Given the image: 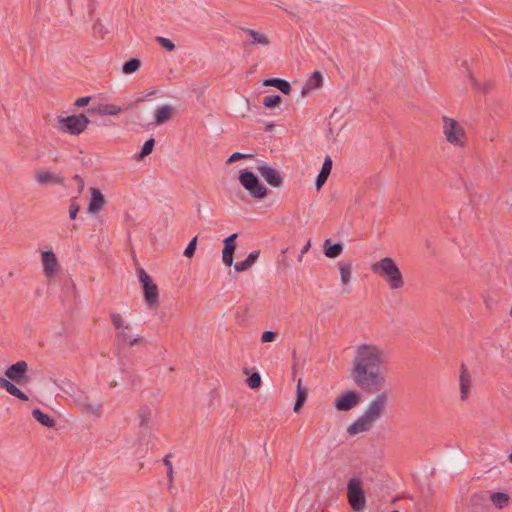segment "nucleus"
<instances>
[{
  "label": "nucleus",
  "mask_w": 512,
  "mask_h": 512,
  "mask_svg": "<svg viewBox=\"0 0 512 512\" xmlns=\"http://www.w3.org/2000/svg\"><path fill=\"white\" fill-rule=\"evenodd\" d=\"M304 390L305 389L302 387V381H301V379H299L297 382V392L304 391Z\"/></svg>",
  "instance_id": "5fc2aeb1"
},
{
  "label": "nucleus",
  "mask_w": 512,
  "mask_h": 512,
  "mask_svg": "<svg viewBox=\"0 0 512 512\" xmlns=\"http://www.w3.org/2000/svg\"><path fill=\"white\" fill-rule=\"evenodd\" d=\"M297 399L306 402L307 390L297 392Z\"/></svg>",
  "instance_id": "603ef678"
},
{
  "label": "nucleus",
  "mask_w": 512,
  "mask_h": 512,
  "mask_svg": "<svg viewBox=\"0 0 512 512\" xmlns=\"http://www.w3.org/2000/svg\"><path fill=\"white\" fill-rule=\"evenodd\" d=\"M489 497L488 492L481 491L471 495L469 503V512H488Z\"/></svg>",
  "instance_id": "f8f14e48"
},
{
  "label": "nucleus",
  "mask_w": 512,
  "mask_h": 512,
  "mask_svg": "<svg viewBox=\"0 0 512 512\" xmlns=\"http://www.w3.org/2000/svg\"><path fill=\"white\" fill-rule=\"evenodd\" d=\"M36 180L39 184L42 185L64 184V177H62L60 174L53 173L50 171H40L36 176Z\"/></svg>",
  "instance_id": "dca6fc26"
},
{
  "label": "nucleus",
  "mask_w": 512,
  "mask_h": 512,
  "mask_svg": "<svg viewBox=\"0 0 512 512\" xmlns=\"http://www.w3.org/2000/svg\"><path fill=\"white\" fill-rule=\"evenodd\" d=\"M361 402V393L356 390H347L339 394L333 403L337 411L347 412Z\"/></svg>",
  "instance_id": "1a4fd4ad"
},
{
  "label": "nucleus",
  "mask_w": 512,
  "mask_h": 512,
  "mask_svg": "<svg viewBox=\"0 0 512 512\" xmlns=\"http://www.w3.org/2000/svg\"><path fill=\"white\" fill-rule=\"evenodd\" d=\"M154 145H155L154 138H150L147 141H145L141 151L138 154H136L135 158L137 160H142L143 158H145L146 156L151 154L154 149Z\"/></svg>",
  "instance_id": "7c9ffc66"
},
{
  "label": "nucleus",
  "mask_w": 512,
  "mask_h": 512,
  "mask_svg": "<svg viewBox=\"0 0 512 512\" xmlns=\"http://www.w3.org/2000/svg\"><path fill=\"white\" fill-rule=\"evenodd\" d=\"M173 114V108L171 106L165 105L160 107L155 113V123L157 125H161L167 122Z\"/></svg>",
  "instance_id": "bb28decb"
},
{
  "label": "nucleus",
  "mask_w": 512,
  "mask_h": 512,
  "mask_svg": "<svg viewBox=\"0 0 512 512\" xmlns=\"http://www.w3.org/2000/svg\"><path fill=\"white\" fill-rule=\"evenodd\" d=\"M236 247L224 246L222 251V260L227 266H231L233 264V255Z\"/></svg>",
  "instance_id": "473e14b6"
},
{
  "label": "nucleus",
  "mask_w": 512,
  "mask_h": 512,
  "mask_svg": "<svg viewBox=\"0 0 512 512\" xmlns=\"http://www.w3.org/2000/svg\"><path fill=\"white\" fill-rule=\"evenodd\" d=\"M154 93H155V92H154V91H152V92L148 93L147 95H148V96H150V95H153Z\"/></svg>",
  "instance_id": "bf43d9fd"
},
{
  "label": "nucleus",
  "mask_w": 512,
  "mask_h": 512,
  "mask_svg": "<svg viewBox=\"0 0 512 512\" xmlns=\"http://www.w3.org/2000/svg\"><path fill=\"white\" fill-rule=\"evenodd\" d=\"M340 278L343 284H348L351 280L352 266L350 263H339Z\"/></svg>",
  "instance_id": "c85d7f7f"
},
{
  "label": "nucleus",
  "mask_w": 512,
  "mask_h": 512,
  "mask_svg": "<svg viewBox=\"0 0 512 512\" xmlns=\"http://www.w3.org/2000/svg\"><path fill=\"white\" fill-rule=\"evenodd\" d=\"M323 77L319 71L313 72L311 77L305 82L302 95H305L308 91L320 88L322 85Z\"/></svg>",
  "instance_id": "4be33fe9"
},
{
  "label": "nucleus",
  "mask_w": 512,
  "mask_h": 512,
  "mask_svg": "<svg viewBox=\"0 0 512 512\" xmlns=\"http://www.w3.org/2000/svg\"><path fill=\"white\" fill-rule=\"evenodd\" d=\"M102 407H103L102 402H97V403L89 402L84 411L86 413L92 414L96 417H100Z\"/></svg>",
  "instance_id": "72a5a7b5"
},
{
  "label": "nucleus",
  "mask_w": 512,
  "mask_h": 512,
  "mask_svg": "<svg viewBox=\"0 0 512 512\" xmlns=\"http://www.w3.org/2000/svg\"><path fill=\"white\" fill-rule=\"evenodd\" d=\"M139 281L141 282L144 290V299L149 308L155 309L159 305V292L157 285L153 282L150 275L144 270L139 271Z\"/></svg>",
  "instance_id": "0eeeda50"
},
{
  "label": "nucleus",
  "mask_w": 512,
  "mask_h": 512,
  "mask_svg": "<svg viewBox=\"0 0 512 512\" xmlns=\"http://www.w3.org/2000/svg\"><path fill=\"white\" fill-rule=\"evenodd\" d=\"M242 31H244L250 38L251 41L249 42L250 45H263L268 46L270 44V40L267 35L257 32L250 28H241Z\"/></svg>",
  "instance_id": "6ab92c4d"
},
{
  "label": "nucleus",
  "mask_w": 512,
  "mask_h": 512,
  "mask_svg": "<svg viewBox=\"0 0 512 512\" xmlns=\"http://www.w3.org/2000/svg\"><path fill=\"white\" fill-rule=\"evenodd\" d=\"M28 370V364L26 361H18L12 365H10L5 370V376L8 377L10 380L21 384L24 379L26 378V373Z\"/></svg>",
  "instance_id": "9b49d317"
},
{
  "label": "nucleus",
  "mask_w": 512,
  "mask_h": 512,
  "mask_svg": "<svg viewBox=\"0 0 512 512\" xmlns=\"http://www.w3.org/2000/svg\"><path fill=\"white\" fill-rule=\"evenodd\" d=\"M128 340H121L120 342L123 343V344H127L129 346H134L135 344H137L142 338L137 336V337H133L131 334L128 335Z\"/></svg>",
  "instance_id": "09e8293b"
},
{
  "label": "nucleus",
  "mask_w": 512,
  "mask_h": 512,
  "mask_svg": "<svg viewBox=\"0 0 512 512\" xmlns=\"http://www.w3.org/2000/svg\"><path fill=\"white\" fill-rule=\"evenodd\" d=\"M90 402L87 396H80L75 400L76 405L83 411L86 409L87 404Z\"/></svg>",
  "instance_id": "a18cd8bd"
},
{
  "label": "nucleus",
  "mask_w": 512,
  "mask_h": 512,
  "mask_svg": "<svg viewBox=\"0 0 512 512\" xmlns=\"http://www.w3.org/2000/svg\"><path fill=\"white\" fill-rule=\"evenodd\" d=\"M170 457L171 454H167L163 459V464L167 467V477L169 478V483L171 485L173 481V467L172 463L170 462Z\"/></svg>",
  "instance_id": "58836bf2"
},
{
  "label": "nucleus",
  "mask_w": 512,
  "mask_h": 512,
  "mask_svg": "<svg viewBox=\"0 0 512 512\" xmlns=\"http://www.w3.org/2000/svg\"><path fill=\"white\" fill-rule=\"evenodd\" d=\"M324 254L328 258H336L343 251V245L341 243H332L330 239L324 241Z\"/></svg>",
  "instance_id": "5701e85b"
},
{
  "label": "nucleus",
  "mask_w": 512,
  "mask_h": 512,
  "mask_svg": "<svg viewBox=\"0 0 512 512\" xmlns=\"http://www.w3.org/2000/svg\"><path fill=\"white\" fill-rule=\"evenodd\" d=\"M257 171L272 187L279 188L283 185V177L276 169L267 163H262L260 166H258Z\"/></svg>",
  "instance_id": "9d476101"
},
{
  "label": "nucleus",
  "mask_w": 512,
  "mask_h": 512,
  "mask_svg": "<svg viewBox=\"0 0 512 512\" xmlns=\"http://www.w3.org/2000/svg\"><path fill=\"white\" fill-rule=\"evenodd\" d=\"M239 181L253 198L263 199L267 196V188L259 181L253 172L242 170L239 175Z\"/></svg>",
  "instance_id": "423d86ee"
},
{
  "label": "nucleus",
  "mask_w": 512,
  "mask_h": 512,
  "mask_svg": "<svg viewBox=\"0 0 512 512\" xmlns=\"http://www.w3.org/2000/svg\"><path fill=\"white\" fill-rule=\"evenodd\" d=\"M347 496L351 508L354 511H361L365 507V495L362 489V482L359 478H352L347 483Z\"/></svg>",
  "instance_id": "6e6552de"
},
{
  "label": "nucleus",
  "mask_w": 512,
  "mask_h": 512,
  "mask_svg": "<svg viewBox=\"0 0 512 512\" xmlns=\"http://www.w3.org/2000/svg\"><path fill=\"white\" fill-rule=\"evenodd\" d=\"M489 501L493 503V505L498 509H503L508 505L509 495L504 492H494L488 494Z\"/></svg>",
  "instance_id": "a878e982"
},
{
  "label": "nucleus",
  "mask_w": 512,
  "mask_h": 512,
  "mask_svg": "<svg viewBox=\"0 0 512 512\" xmlns=\"http://www.w3.org/2000/svg\"><path fill=\"white\" fill-rule=\"evenodd\" d=\"M273 127H274V125L272 123H268L266 125L265 131H270Z\"/></svg>",
  "instance_id": "6e6d98bb"
},
{
  "label": "nucleus",
  "mask_w": 512,
  "mask_h": 512,
  "mask_svg": "<svg viewBox=\"0 0 512 512\" xmlns=\"http://www.w3.org/2000/svg\"><path fill=\"white\" fill-rule=\"evenodd\" d=\"M42 263L44 267V273L47 277H51L57 266V259L52 251H44L42 253Z\"/></svg>",
  "instance_id": "f3484780"
},
{
  "label": "nucleus",
  "mask_w": 512,
  "mask_h": 512,
  "mask_svg": "<svg viewBox=\"0 0 512 512\" xmlns=\"http://www.w3.org/2000/svg\"><path fill=\"white\" fill-rule=\"evenodd\" d=\"M150 417H151V410L147 406L141 407L138 410V418L140 420L139 426L141 428L148 427L149 422H150Z\"/></svg>",
  "instance_id": "2f4dec72"
},
{
  "label": "nucleus",
  "mask_w": 512,
  "mask_h": 512,
  "mask_svg": "<svg viewBox=\"0 0 512 512\" xmlns=\"http://www.w3.org/2000/svg\"><path fill=\"white\" fill-rule=\"evenodd\" d=\"M155 40L167 51L175 50V44L170 39L162 36H157Z\"/></svg>",
  "instance_id": "e433bc0d"
},
{
  "label": "nucleus",
  "mask_w": 512,
  "mask_h": 512,
  "mask_svg": "<svg viewBox=\"0 0 512 512\" xmlns=\"http://www.w3.org/2000/svg\"><path fill=\"white\" fill-rule=\"evenodd\" d=\"M247 385L252 389H257L261 385V377L258 372L252 373L247 379H246Z\"/></svg>",
  "instance_id": "f704fd0d"
},
{
  "label": "nucleus",
  "mask_w": 512,
  "mask_h": 512,
  "mask_svg": "<svg viewBox=\"0 0 512 512\" xmlns=\"http://www.w3.org/2000/svg\"><path fill=\"white\" fill-rule=\"evenodd\" d=\"M244 373H245V374H249V371H248V369H247V368H245V369H244Z\"/></svg>",
  "instance_id": "13d9d810"
},
{
  "label": "nucleus",
  "mask_w": 512,
  "mask_h": 512,
  "mask_svg": "<svg viewBox=\"0 0 512 512\" xmlns=\"http://www.w3.org/2000/svg\"><path fill=\"white\" fill-rule=\"evenodd\" d=\"M33 418L45 427L53 428L56 424L55 420L48 414L36 408L32 411Z\"/></svg>",
  "instance_id": "393cba45"
},
{
  "label": "nucleus",
  "mask_w": 512,
  "mask_h": 512,
  "mask_svg": "<svg viewBox=\"0 0 512 512\" xmlns=\"http://www.w3.org/2000/svg\"><path fill=\"white\" fill-rule=\"evenodd\" d=\"M0 387L20 400L28 401L29 399L28 396L22 392L15 384L2 376H0Z\"/></svg>",
  "instance_id": "a211bd4d"
},
{
  "label": "nucleus",
  "mask_w": 512,
  "mask_h": 512,
  "mask_svg": "<svg viewBox=\"0 0 512 512\" xmlns=\"http://www.w3.org/2000/svg\"><path fill=\"white\" fill-rule=\"evenodd\" d=\"M143 100H144V98H138L137 102H142Z\"/></svg>",
  "instance_id": "4d7b16f0"
},
{
  "label": "nucleus",
  "mask_w": 512,
  "mask_h": 512,
  "mask_svg": "<svg viewBox=\"0 0 512 512\" xmlns=\"http://www.w3.org/2000/svg\"><path fill=\"white\" fill-rule=\"evenodd\" d=\"M304 403H305V402H303V401H301V400L296 399L295 404H294V408H293V409H294V411H295V412H298V411L303 407Z\"/></svg>",
  "instance_id": "864d4df0"
},
{
  "label": "nucleus",
  "mask_w": 512,
  "mask_h": 512,
  "mask_svg": "<svg viewBox=\"0 0 512 512\" xmlns=\"http://www.w3.org/2000/svg\"><path fill=\"white\" fill-rule=\"evenodd\" d=\"M332 165H333L332 158L330 156H326L320 171L324 172L327 175H330L331 170H332Z\"/></svg>",
  "instance_id": "79ce46f5"
},
{
  "label": "nucleus",
  "mask_w": 512,
  "mask_h": 512,
  "mask_svg": "<svg viewBox=\"0 0 512 512\" xmlns=\"http://www.w3.org/2000/svg\"><path fill=\"white\" fill-rule=\"evenodd\" d=\"M443 134L448 143L454 146L463 147L466 142V133L463 127L453 118L442 117Z\"/></svg>",
  "instance_id": "39448f33"
},
{
  "label": "nucleus",
  "mask_w": 512,
  "mask_h": 512,
  "mask_svg": "<svg viewBox=\"0 0 512 512\" xmlns=\"http://www.w3.org/2000/svg\"><path fill=\"white\" fill-rule=\"evenodd\" d=\"M73 179L78 183V192L82 193L84 189V180L78 174L74 175Z\"/></svg>",
  "instance_id": "8fccbe9b"
},
{
  "label": "nucleus",
  "mask_w": 512,
  "mask_h": 512,
  "mask_svg": "<svg viewBox=\"0 0 512 512\" xmlns=\"http://www.w3.org/2000/svg\"><path fill=\"white\" fill-rule=\"evenodd\" d=\"M311 246V243H310V240L302 247L301 249V252H300V256H299V260L302 259V256L308 252L309 248Z\"/></svg>",
  "instance_id": "3c124183"
},
{
  "label": "nucleus",
  "mask_w": 512,
  "mask_h": 512,
  "mask_svg": "<svg viewBox=\"0 0 512 512\" xmlns=\"http://www.w3.org/2000/svg\"><path fill=\"white\" fill-rule=\"evenodd\" d=\"M460 397L462 400H466L469 395V390L471 387V376L469 374L468 368L464 363H461V373H460Z\"/></svg>",
  "instance_id": "2eb2a0df"
},
{
  "label": "nucleus",
  "mask_w": 512,
  "mask_h": 512,
  "mask_svg": "<svg viewBox=\"0 0 512 512\" xmlns=\"http://www.w3.org/2000/svg\"><path fill=\"white\" fill-rule=\"evenodd\" d=\"M374 274L383 278L390 289L397 290L405 285V281L395 260L391 257H384L371 265Z\"/></svg>",
  "instance_id": "7ed1b4c3"
},
{
  "label": "nucleus",
  "mask_w": 512,
  "mask_h": 512,
  "mask_svg": "<svg viewBox=\"0 0 512 512\" xmlns=\"http://www.w3.org/2000/svg\"><path fill=\"white\" fill-rule=\"evenodd\" d=\"M90 120L84 114L70 115L67 117L57 116L56 128L59 132L70 135H79L85 131Z\"/></svg>",
  "instance_id": "20e7f679"
},
{
  "label": "nucleus",
  "mask_w": 512,
  "mask_h": 512,
  "mask_svg": "<svg viewBox=\"0 0 512 512\" xmlns=\"http://www.w3.org/2000/svg\"><path fill=\"white\" fill-rule=\"evenodd\" d=\"M282 101L281 96L279 95H272V96H266L263 99V105L267 108H273L280 104Z\"/></svg>",
  "instance_id": "c9c22d12"
},
{
  "label": "nucleus",
  "mask_w": 512,
  "mask_h": 512,
  "mask_svg": "<svg viewBox=\"0 0 512 512\" xmlns=\"http://www.w3.org/2000/svg\"><path fill=\"white\" fill-rule=\"evenodd\" d=\"M79 210L80 205L73 200L69 206V218L71 220H74L77 217Z\"/></svg>",
  "instance_id": "37998d69"
},
{
  "label": "nucleus",
  "mask_w": 512,
  "mask_h": 512,
  "mask_svg": "<svg viewBox=\"0 0 512 512\" xmlns=\"http://www.w3.org/2000/svg\"><path fill=\"white\" fill-rule=\"evenodd\" d=\"M509 460L512 462V453L509 455Z\"/></svg>",
  "instance_id": "052dcab7"
},
{
  "label": "nucleus",
  "mask_w": 512,
  "mask_h": 512,
  "mask_svg": "<svg viewBox=\"0 0 512 512\" xmlns=\"http://www.w3.org/2000/svg\"><path fill=\"white\" fill-rule=\"evenodd\" d=\"M90 100H91L90 96L80 97V98L76 99L74 105L76 107H84L89 104Z\"/></svg>",
  "instance_id": "de8ad7c7"
},
{
  "label": "nucleus",
  "mask_w": 512,
  "mask_h": 512,
  "mask_svg": "<svg viewBox=\"0 0 512 512\" xmlns=\"http://www.w3.org/2000/svg\"><path fill=\"white\" fill-rule=\"evenodd\" d=\"M264 86H272L280 90L285 95H289L292 91L291 85L288 81L281 78H269L263 82Z\"/></svg>",
  "instance_id": "aec40b11"
},
{
  "label": "nucleus",
  "mask_w": 512,
  "mask_h": 512,
  "mask_svg": "<svg viewBox=\"0 0 512 512\" xmlns=\"http://www.w3.org/2000/svg\"><path fill=\"white\" fill-rule=\"evenodd\" d=\"M196 247H197V236L193 237L190 240L188 246L184 250V256H186L187 258L193 257V255L195 254V251H196Z\"/></svg>",
  "instance_id": "4c0bfd02"
},
{
  "label": "nucleus",
  "mask_w": 512,
  "mask_h": 512,
  "mask_svg": "<svg viewBox=\"0 0 512 512\" xmlns=\"http://www.w3.org/2000/svg\"><path fill=\"white\" fill-rule=\"evenodd\" d=\"M110 318L113 323V326L118 331V333H117L118 341L128 340L129 339L128 335L130 334V326H129V324L125 323L121 314L118 312H113V313H111Z\"/></svg>",
  "instance_id": "4468645a"
},
{
  "label": "nucleus",
  "mask_w": 512,
  "mask_h": 512,
  "mask_svg": "<svg viewBox=\"0 0 512 512\" xmlns=\"http://www.w3.org/2000/svg\"><path fill=\"white\" fill-rule=\"evenodd\" d=\"M88 111L99 115L115 116L121 112V107L114 104H100L97 108H91Z\"/></svg>",
  "instance_id": "b1692460"
},
{
  "label": "nucleus",
  "mask_w": 512,
  "mask_h": 512,
  "mask_svg": "<svg viewBox=\"0 0 512 512\" xmlns=\"http://www.w3.org/2000/svg\"><path fill=\"white\" fill-rule=\"evenodd\" d=\"M260 250H254L250 252L247 256V258L241 262H236L234 264V269L237 272H243L248 270L259 258Z\"/></svg>",
  "instance_id": "412c9836"
},
{
  "label": "nucleus",
  "mask_w": 512,
  "mask_h": 512,
  "mask_svg": "<svg viewBox=\"0 0 512 512\" xmlns=\"http://www.w3.org/2000/svg\"><path fill=\"white\" fill-rule=\"evenodd\" d=\"M388 400L389 396L387 392L377 394L376 397L369 402L365 412L347 427V433L353 436L370 431L375 422L383 416Z\"/></svg>",
  "instance_id": "f03ea898"
},
{
  "label": "nucleus",
  "mask_w": 512,
  "mask_h": 512,
  "mask_svg": "<svg viewBox=\"0 0 512 512\" xmlns=\"http://www.w3.org/2000/svg\"><path fill=\"white\" fill-rule=\"evenodd\" d=\"M90 202L87 207V212L97 214L105 205L106 199L98 188H90Z\"/></svg>",
  "instance_id": "ddd939ff"
},
{
  "label": "nucleus",
  "mask_w": 512,
  "mask_h": 512,
  "mask_svg": "<svg viewBox=\"0 0 512 512\" xmlns=\"http://www.w3.org/2000/svg\"><path fill=\"white\" fill-rule=\"evenodd\" d=\"M329 175L325 174L324 172H319L317 175V178L315 180V187L317 190H320L323 185L326 183Z\"/></svg>",
  "instance_id": "a19ab883"
},
{
  "label": "nucleus",
  "mask_w": 512,
  "mask_h": 512,
  "mask_svg": "<svg viewBox=\"0 0 512 512\" xmlns=\"http://www.w3.org/2000/svg\"><path fill=\"white\" fill-rule=\"evenodd\" d=\"M469 79H470V82L473 86V88L478 91V92H481V93H488L491 88H492V82L491 81H488V80H485L483 83L478 81L473 75L472 73L469 71Z\"/></svg>",
  "instance_id": "cd10ccee"
},
{
  "label": "nucleus",
  "mask_w": 512,
  "mask_h": 512,
  "mask_svg": "<svg viewBox=\"0 0 512 512\" xmlns=\"http://www.w3.org/2000/svg\"><path fill=\"white\" fill-rule=\"evenodd\" d=\"M252 157L251 154H244V153H240V152H234L226 161V164H231V163H234L238 160H241V159H246V158H250Z\"/></svg>",
  "instance_id": "ea45409f"
},
{
  "label": "nucleus",
  "mask_w": 512,
  "mask_h": 512,
  "mask_svg": "<svg viewBox=\"0 0 512 512\" xmlns=\"http://www.w3.org/2000/svg\"><path fill=\"white\" fill-rule=\"evenodd\" d=\"M141 66V61L138 58H131L125 62L122 66V72L124 74L135 73Z\"/></svg>",
  "instance_id": "c756f323"
},
{
  "label": "nucleus",
  "mask_w": 512,
  "mask_h": 512,
  "mask_svg": "<svg viewBox=\"0 0 512 512\" xmlns=\"http://www.w3.org/2000/svg\"><path fill=\"white\" fill-rule=\"evenodd\" d=\"M387 362L385 351L374 344H361L356 348L351 369L353 382L367 393L379 391L385 383L381 368Z\"/></svg>",
  "instance_id": "f257e3e1"
},
{
  "label": "nucleus",
  "mask_w": 512,
  "mask_h": 512,
  "mask_svg": "<svg viewBox=\"0 0 512 512\" xmlns=\"http://www.w3.org/2000/svg\"><path fill=\"white\" fill-rule=\"evenodd\" d=\"M237 237H238L237 233H233L230 236L226 237L223 241L224 246L236 247L235 240L237 239Z\"/></svg>",
  "instance_id": "49530a36"
},
{
  "label": "nucleus",
  "mask_w": 512,
  "mask_h": 512,
  "mask_svg": "<svg viewBox=\"0 0 512 512\" xmlns=\"http://www.w3.org/2000/svg\"><path fill=\"white\" fill-rule=\"evenodd\" d=\"M277 334L274 331H265L261 336V341L263 343L272 342L275 340Z\"/></svg>",
  "instance_id": "c03bdc74"
}]
</instances>
